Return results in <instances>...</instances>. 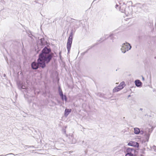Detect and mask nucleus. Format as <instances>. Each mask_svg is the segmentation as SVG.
<instances>
[{"label":"nucleus","mask_w":156,"mask_h":156,"mask_svg":"<svg viewBox=\"0 0 156 156\" xmlns=\"http://www.w3.org/2000/svg\"><path fill=\"white\" fill-rule=\"evenodd\" d=\"M125 156H137V152L132 148H127Z\"/></svg>","instance_id":"7ed1b4c3"},{"label":"nucleus","mask_w":156,"mask_h":156,"mask_svg":"<svg viewBox=\"0 0 156 156\" xmlns=\"http://www.w3.org/2000/svg\"><path fill=\"white\" fill-rule=\"evenodd\" d=\"M126 5L122 1H118V3H116L115 6V7L116 9H118V7L119 10L121 12H124L126 16H128V15L131 13V11L128 12L127 10L129 9L127 8L126 9Z\"/></svg>","instance_id":"f03ea898"},{"label":"nucleus","mask_w":156,"mask_h":156,"mask_svg":"<svg viewBox=\"0 0 156 156\" xmlns=\"http://www.w3.org/2000/svg\"><path fill=\"white\" fill-rule=\"evenodd\" d=\"M128 145L129 146H133L135 147H139V144L136 142L131 141L128 143Z\"/></svg>","instance_id":"0eeeda50"},{"label":"nucleus","mask_w":156,"mask_h":156,"mask_svg":"<svg viewBox=\"0 0 156 156\" xmlns=\"http://www.w3.org/2000/svg\"><path fill=\"white\" fill-rule=\"evenodd\" d=\"M27 147H28V148H29V147H33V146H28Z\"/></svg>","instance_id":"6ab92c4d"},{"label":"nucleus","mask_w":156,"mask_h":156,"mask_svg":"<svg viewBox=\"0 0 156 156\" xmlns=\"http://www.w3.org/2000/svg\"><path fill=\"white\" fill-rule=\"evenodd\" d=\"M134 132L135 134H138L140 132V130L139 128L136 127L134 129Z\"/></svg>","instance_id":"9b49d317"},{"label":"nucleus","mask_w":156,"mask_h":156,"mask_svg":"<svg viewBox=\"0 0 156 156\" xmlns=\"http://www.w3.org/2000/svg\"><path fill=\"white\" fill-rule=\"evenodd\" d=\"M71 111V109H66L65 112V115L67 116Z\"/></svg>","instance_id":"9d476101"},{"label":"nucleus","mask_w":156,"mask_h":156,"mask_svg":"<svg viewBox=\"0 0 156 156\" xmlns=\"http://www.w3.org/2000/svg\"><path fill=\"white\" fill-rule=\"evenodd\" d=\"M18 88L19 89L21 90V89H24V90H22L23 92H28V88H27L26 86L23 85H20L18 86Z\"/></svg>","instance_id":"6e6552de"},{"label":"nucleus","mask_w":156,"mask_h":156,"mask_svg":"<svg viewBox=\"0 0 156 156\" xmlns=\"http://www.w3.org/2000/svg\"><path fill=\"white\" fill-rule=\"evenodd\" d=\"M131 46L130 44L126 42L122 44L121 50L122 53H125L126 51L130 50Z\"/></svg>","instance_id":"39448f33"},{"label":"nucleus","mask_w":156,"mask_h":156,"mask_svg":"<svg viewBox=\"0 0 156 156\" xmlns=\"http://www.w3.org/2000/svg\"><path fill=\"white\" fill-rule=\"evenodd\" d=\"M97 95L100 96V97H103V94H101L100 93H99L98 94H97Z\"/></svg>","instance_id":"dca6fc26"},{"label":"nucleus","mask_w":156,"mask_h":156,"mask_svg":"<svg viewBox=\"0 0 156 156\" xmlns=\"http://www.w3.org/2000/svg\"><path fill=\"white\" fill-rule=\"evenodd\" d=\"M152 130L153 128H147L144 131L142 130L140 131V133L141 134H144V136L146 137V140H147V141H148L150 134L152 132Z\"/></svg>","instance_id":"20e7f679"},{"label":"nucleus","mask_w":156,"mask_h":156,"mask_svg":"<svg viewBox=\"0 0 156 156\" xmlns=\"http://www.w3.org/2000/svg\"><path fill=\"white\" fill-rule=\"evenodd\" d=\"M51 50L46 47L42 50V53L39 55L37 60V63L34 62L31 64V67L33 69H36L39 66L42 68H44L45 66V63H48L51 59L53 54L50 53Z\"/></svg>","instance_id":"f257e3e1"},{"label":"nucleus","mask_w":156,"mask_h":156,"mask_svg":"<svg viewBox=\"0 0 156 156\" xmlns=\"http://www.w3.org/2000/svg\"><path fill=\"white\" fill-rule=\"evenodd\" d=\"M154 147L155 148H156V147L155 146H154Z\"/></svg>","instance_id":"5701e85b"},{"label":"nucleus","mask_w":156,"mask_h":156,"mask_svg":"<svg viewBox=\"0 0 156 156\" xmlns=\"http://www.w3.org/2000/svg\"><path fill=\"white\" fill-rule=\"evenodd\" d=\"M59 94L61 98L62 99V100H63L64 96L62 90H59Z\"/></svg>","instance_id":"2eb2a0df"},{"label":"nucleus","mask_w":156,"mask_h":156,"mask_svg":"<svg viewBox=\"0 0 156 156\" xmlns=\"http://www.w3.org/2000/svg\"><path fill=\"white\" fill-rule=\"evenodd\" d=\"M73 33L71 32L69 37L67 43V48L68 53L70 51L73 41Z\"/></svg>","instance_id":"423d86ee"},{"label":"nucleus","mask_w":156,"mask_h":156,"mask_svg":"<svg viewBox=\"0 0 156 156\" xmlns=\"http://www.w3.org/2000/svg\"><path fill=\"white\" fill-rule=\"evenodd\" d=\"M125 85L124 82H122L120 83L119 86L120 88V89H122L124 87Z\"/></svg>","instance_id":"4468645a"},{"label":"nucleus","mask_w":156,"mask_h":156,"mask_svg":"<svg viewBox=\"0 0 156 156\" xmlns=\"http://www.w3.org/2000/svg\"><path fill=\"white\" fill-rule=\"evenodd\" d=\"M142 79L143 80H144V79L143 77H142Z\"/></svg>","instance_id":"aec40b11"},{"label":"nucleus","mask_w":156,"mask_h":156,"mask_svg":"<svg viewBox=\"0 0 156 156\" xmlns=\"http://www.w3.org/2000/svg\"><path fill=\"white\" fill-rule=\"evenodd\" d=\"M116 35L115 34H112L109 36L110 39L112 40V42L114 41V39H115Z\"/></svg>","instance_id":"f8f14e48"},{"label":"nucleus","mask_w":156,"mask_h":156,"mask_svg":"<svg viewBox=\"0 0 156 156\" xmlns=\"http://www.w3.org/2000/svg\"><path fill=\"white\" fill-rule=\"evenodd\" d=\"M106 37L108 38V35H106Z\"/></svg>","instance_id":"412c9836"},{"label":"nucleus","mask_w":156,"mask_h":156,"mask_svg":"<svg viewBox=\"0 0 156 156\" xmlns=\"http://www.w3.org/2000/svg\"><path fill=\"white\" fill-rule=\"evenodd\" d=\"M64 99L65 100V101H67V98H66V96L64 95V96L63 99Z\"/></svg>","instance_id":"f3484780"},{"label":"nucleus","mask_w":156,"mask_h":156,"mask_svg":"<svg viewBox=\"0 0 156 156\" xmlns=\"http://www.w3.org/2000/svg\"><path fill=\"white\" fill-rule=\"evenodd\" d=\"M87 51H85V52H84V53H87Z\"/></svg>","instance_id":"4be33fe9"},{"label":"nucleus","mask_w":156,"mask_h":156,"mask_svg":"<svg viewBox=\"0 0 156 156\" xmlns=\"http://www.w3.org/2000/svg\"><path fill=\"white\" fill-rule=\"evenodd\" d=\"M76 142V141L75 140H73L71 142H70V143H72L74 144Z\"/></svg>","instance_id":"a211bd4d"},{"label":"nucleus","mask_w":156,"mask_h":156,"mask_svg":"<svg viewBox=\"0 0 156 156\" xmlns=\"http://www.w3.org/2000/svg\"><path fill=\"white\" fill-rule=\"evenodd\" d=\"M136 85L137 87H140L141 86L142 83L139 80H136L135 81Z\"/></svg>","instance_id":"1a4fd4ad"},{"label":"nucleus","mask_w":156,"mask_h":156,"mask_svg":"<svg viewBox=\"0 0 156 156\" xmlns=\"http://www.w3.org/2000/svg\"><path fill=\"white\" fill-rule=\"evenodd\" d=\"M121 90V89H120V88L118 86L117 87H116L114 88L113 90V92H115L119 91Z\"/></svg>","instance_id":"ddd939ff"}]
</instances>
